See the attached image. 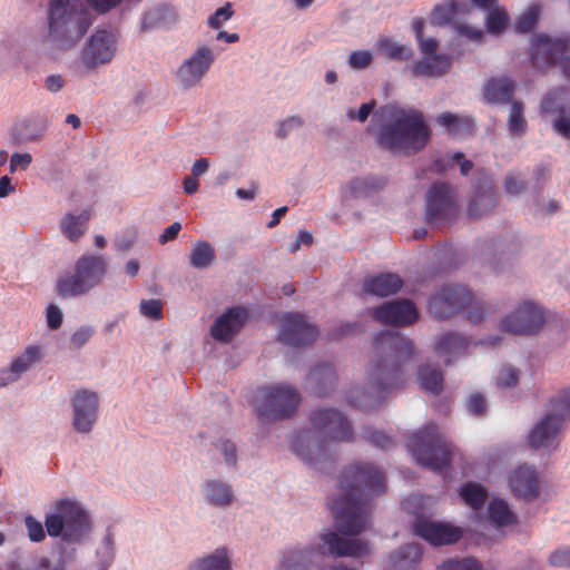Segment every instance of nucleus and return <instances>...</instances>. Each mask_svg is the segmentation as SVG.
Segmentation results:
<instances>
[{
  "mask_svg": "<svg viewBox=\"0 0 570 570\" xmlns=\"http://www.w3.org/2000/svg\"><path fill=\"white\" fill-rule=\"evenodd\" d=\"M385 475L368 462L347 465L340 490L330 503L340 534H361L371 529L372 500L385 491Z\"/></svg>",
  "mask_w": 570,
  "mask_h": 570,
  "instance_id": "1",
  "label": "nucleus"
},
{
  "mask_svg": "<svg viewBox=\"0 0 570 570\" xmlns=\"http://www.w3.org/2000/svg\"><path fill=\"white\" fill-rule=\"evenodd\" d=\"M412 352V342L399 332L380 333L374 342L373 360L367 372L368 389L352 387L346 395L347 402L364 411L379 406L387 393L403 384L401 362L407 360Z\"/></svg>",
  "mask_w": 570,
  "mask_h": 570,
  "instance_id": "2",
  "label": "nucleus"
},
{
  "mask_svg": "<svg viewBox=\"0 0 570 570\" xmlns=\"http://www.w3.org/2000/svg\"><path fill=\"white\" fill-rule=\"evenodd\" d=\"M312 429L299 431L292 442L293 452L305 463L322 470L336 454V445L353 440V426L340 410L320 407L309 416Z\"/></svg>",
  "mask_w": 570,
  "mask_h": 570,
  "instance_id": "3",
  "label": "nucleus"
},
{
  "mask_svg": "<svg viewBox=\"0 0 570 570\" xmlns=\"http://www.w3.org/2000/svg\"><path fill=\"white\" fill-rule=\"evenodd\" d=\"M391 121L380 131L382 147L404 155H414L422 150L431 137V128L421 110L415 108L385 107Z\"/></svg>",
  "mask_w": 570,
  "mask_h": 570,
  "instance_id": "4",
  "label": "nucleus"
},
{
  "mask_svg": "<svg viewBox=\"0 0 570 570\" xmlns=\"http://www.w3.org/2000/svg\"><path fill=\"white\" fill-rule=\"evenodd\" d=\"M92 21V14L82 1L51 0L47 40L56 49L69 50L87 33Z\"/></svg>",
  "mask_w": 570,
  "mask_h": 570,
  "instance_id": "5",
  "label": "nucleus"
},
{
  "mask_svg": "<svg viewBox=\"0 0 570 570\" xmlns=\"http://www.w3.org/2000/svg\"><path fill=\"white\" fill-rule=\"evenodd\" d=\"M107 272L106 257L92 254L82 255L77 259L71 272L58 277L55 292L63 299L85 296L102 283Z\"/></svg>",
  "mask_w": 570,
  "mask_h": 570,
  "instance_id": "6",
  "label": "nucleus"
},
{
  "mask_svg": "<svg viewBox=\"0 0 570 570\" xmlns=\"http://www.w3.org/2000/svg\"><path fill=\"white\" fill-rule=\"evenodd\" d=\"M407 448L420 464L433 471L446 468L451 461L452 445L432 423L412 434Z\"/></svg>",
  "mask_w": 570,
  "mask_h": 570,
  "instance_id": "7",
  "label": "nucleus"
},
{
  "mask_svg": "<svg viewBox=\"0 0 570 570\" xmlns=\"http://www.w3.org/2000/svg\"><path fill=\"white\" fill-rule=\"evenodd\" d=\"M570 419V389L558 392L551 399V409L529 434V443L535 449L554 450L564 421Z\"/></svg>",
  "mask_w": 570,
  "mask_h": 570,
  "instance_id": "8",
  "label": "nucleus"
},
{
  "mask_svg": "<svg viewBox=\"0 0 570 570\" xmlns=\"http://www.w3.org/2000/svg\"><path fill=\"white\" fill-rule=\"evenodd\" d=\"M468 304L470 305L469 320L473 323L480 322L484 316L483 303L473 299L471 292L465 286L449 284L430 298L429 312L436 318H446Z\"/></svg>",
  "mask_w": 570,
  "mask_h": 570,
  "instance_id": "9",
  "label": "nucleus"
},
{
  "mask_svg": "<svg viewBox=\"0 0 570 570\" xmlns=\"http://www.w3.org/2000/svg\"><path fill=\"white\" fill-rule=\"evenodd\" d=\"M299 403L295 389L286 384L262 386L254 399V406L261 421L269 422L291 416Z\"/></svg>",
  "mask_w": 570,
  "mask_h": 570,
  "instance_id": "10",
  "label": "nucleus"
},
{
  "mask_svg": "<svg viewBox=\"0 0 570 570\" xmlns=\"http://www.w3.org/2000/svg\"><path fill=\"white\" fill-rule=\"evenodd\" d=\"M47 534H85L91 531V519L75 500L56 501L46 515Z\"/></svg>",
  "mask_w": 570,
  "mask_h": 570,
  "instance_id": "11",
  "label": "nucleus"
},
{
  "mask_svg": "<svg viewBox=\"0 0 570 570\" xmlns=\"http://www.w3.org/2000/svg\"><path fill=\"white\" fill-rule=\"evenodd\" d=\"M117 50V33L111 30L98 29L85 43L72 68L78 76H86L99 67L110 63Z\"/></svg>",
  "mask_w": 570,
  "mask_h": 570,
  "instance_id": "12",
  "label": "nucleus"
},
{
  "mask_svg": "<svg viewBox=\"0 0 570 570\" xmlns=\"http://www.w3.org/2000/svg\"><path fill=\"white\" fill-rule=\"evenodd\" d=\"M456 215L458 204L453 188L445 183L434 184L426 194L428 223L439 226L453 220Z\"/></svg>",
  "mask_w": 570,
  "mask_h": 570,
  "instance_id": "13",
  "label": "nucleus"
},
{
  "mask_svg": "<svg viewBox=\"0 0 570 570\" xmlns=\"http://www.w3.org/2000/svg\"><path fill=\"white\" fill-rule=\"evenodd\" d=\"M531 57L535 66L560 65L564 76L570 80V40L537 36Z\"/></svg>",
  "mask_w": 570,
  "mask_h": 570,
  "instance_id": "14",
  "label": "nucleus"
},
{
  "mask_svg": "<svg viewBox=\"0 0 570 570\" xmlns=\"http://www.w3.org/2000/svg\"><path fill=\"white\" fill-rule=\"evenodd\" d=\"M214 50L199 46L185 59L175 72L178 85L184 89L198 86L215 61Z\"/></svg>",
  "mask_w": 570,
  "mask_h": 570,
  "instance_id": "15",
  "label": "nucleus"
},
{
  "mask_svg": "<svg viewBox=\"0 0 570 570\" xmlns=\"http://www.w3.org/2000/svg\"><path fill=\"white\" fill-rule=\"evenodd\" d=\"M544 321V311L535 303L525 301L502 320L501 328L511 334L531 335L542 327Z\"/></svg>",
  "mask_w": 570,
  "mask_h": 570,
  "instance_id": "16",
  "label": "nucleus"
},
{
  "mask_svg": "<svg viewBox=\"0 0 570 570\" xmlns=\"http://www.w3.org/2000/svg\"><path fill=\"white\" fill-rule=\"evenodd\" d=\"M278 340L291 346H303L313 343L317 328L307 321V317L297 312H288L281 316Z\"/></svg>",
  "mask_w": 570,
  "mask_h": 570,
  "instance_id": "17",
  "label": "nucleus"
},
{
  "mask_svg": "<svg viewBox=\"0 0 570 570\" xmlns=\"http://www.w3.org/2000/svg\"><path fill=\"white\" fill-rule=\"evenodd\" d=\"M73 411L72 425L79 433H88L92 430L99 410L98 394L90 390H79L71 397Z\"/></svg>",
  "mask_w": 570,
  "mask_h": 570,
  "instance_id": "18",
  "label": "nucleus"
},
{
  "mask_svg": "<svg viewBox=\"0 0 570 570\" xmlns=\"http://www.w3.org/2000/svg\"><path fill=\"white\" fill-rule=\"evenodd\" d=\"M424 59L412 66V72L415 77H441L446 73L451 67V58L446 55H435L439 47L434 38L417 40Z\"/></svg>",
  "mask_w": 570,
  "mask_h": 570,
  "instance_id": "19",
  "label": "nucleus"
},
{
  "mask_svg": "<svg viewBox=\"0 0 570 570\" xmlns=\"http://www.w3.org/2000/svg\"><path fill=\"white\" fill-rule=\"evenodd\" d=\"M45 356L39 345H28L20 354L16 355L9 366L0 368V387L8 386L21 379L23 374L39 364Z\"/></svg>",
  "mask_w": 570,
  "mask_h": 570,
  "instance_id": "20",
  "label": "nucleus"
},
{
  "mask_svg": "<svg viewBox=\"0 0 570 570\" xmlns=\"http://www.w3.org/2000/svg\"><path fill=\"white\" fill-rule=\"evenodd\" d=\"M371 314L377 322L391 325H410L419 317L415 305L409 299L386 302L371 309Z\"/></svg>",
  "mask_w": 570,
  "mask_h": 570,
  "instance_id": "21",
  "label": "nucleus"
},
{
  "mask_svg": "<svg viewBox=\"0 0 570 570\" xmlns=\"http://www.w3.org/2000/svg\"><path fill=\"white\" fill-rule=\"evenodd\" d=\"M52 548V556L57 558L51 561L47 557H39L33 562V570H66L69 562L75 559L80 537H57Z\"/></svg>",
  "mask_w": 570,
  "mask_h": 570,
  "instance_id": "22",
  "label": "nucleus"
},
{
  "mask_svg": "<svg viewBox=\"0 0 570 570\" xmlns=\"http://www.w3.org/2000/svg\"><path fill=\"white\" fill-rule=\"evenodd\" d=\"M570 101V90L557 88L549 92L541 102V109L546 114H557L553 121L554 130L567 139H570V117L566 114V105Z\"/></svg>",
  "mask_w": 570,
  "mask_h": 570,
  "instance_id": "23",
  "label": "nucleus"
},
{
  "mask_svg": "<svg viewBox=\"0 0 570 570\" xmlns=\"http://www.w3.org/2000/svg\"><path fill=\"white\" fill-rule=\"evenodd\" d=\"M423 501L424 498L421 495H411L403 502V508L417 517L414 523V534H462L458 528L449 523L422 518L419 508L423 505Z\"/></svg>",
  "mask_w": 570,
  "mask_h": 570,
  "instance_id": "24",
  "label": "nucleus"
},
{
  "mask_svg": "<svg viewBox=\"0 0 570 570\" xmlns=\"http://www.w3.org/2000/svg\"><path fill=\"white\" fill-rule=\"evenodd\" d=\"M509 485L513 494L530 501L540 494V481L537 471L529 465L517 468L509 478Z\"/></svg>",
  "mask_w": 570,
  "mask_h": 570,
  "instance_id": "25",
  "label": "nucleus"
},
{
  "mask_svg": "<svg viewBox=\"0 0 570 570\" xmlns=\"http://www.w3.org/2000/svg\"><path fill=\"white\" fill-rule=\"evenodd\" d=\"M248 317L244 307H233L220 315L210 328L212 336L220 342L228 343L234 335L243 327Z\"/></svg>",
  "mask_w": 570,
  "mask_h": 570,
  "instance_id": "26",
  "label": "nucleus"
},
{
  "mask_svg": "<svg viewBox=\"0 0 570 570\" xmlns=\"http://www.w3.org/2000/svg\"><path fill=\"white\" fill-rule=\"evenodd\" d=\"M324 543L323 550H326L331 557H361L368 552L366 541L358 537H322Z\"/></svg>",
  "mask_w": 570,
  "mask_h": 570,
  "instance_id": "27",
  "label": "nucleus"
},
{
  "mask_svg": "<svg viewBox=\"0 0 570 570\" xmlns=\"http://www.w3.org/2000/svg\"><path fill=\"white\" fill-rule=\"evenodd\" d=\"M402 285L403 281L397 274L382 273L366 277L363 283V289L367 294L383 297L397 293Z\"/></svg>",
  "mask_w": 570,
  "mask_h": 570,
  "instance_id": "28",
  "label": "nucleus"
},
{
  "mask_svg": "<svg viewBox=\"0 0 570 570\" xmlns=\"http://www.w3.org/2000/svg\"><path fill=\"white\" fill-rule=\"evenodd\" d=\"M514 88V82L508 77L492 78L484 86V99L490 104H507L510 101Z\"/></svg>",
  "mask_w": 570,
  "mask_h": 570,
  "instance_id": "29",
  "label": "nucleus"
},
{
  "mask_svg": "<svg viewBox=\"0 0 570 570\" xmlns=\"http://www.w3.org/2000/svg\"><path fill=\"white\" fill-rule=\"evenodd\" d=\"M206 502L218 508L229 507L235 501L232 487L219 480L207 481L204 487Z\"/></svg>",
  "mask_w": 570,
  "mask_h": 570,
  "instance_id": "30",
  "label": "nucleus"
},
{
  "mask_svg": "<svg viewBox=\"0 0 570 570\" xmlns=\"http://www.w3.org/2000/svg\"><path fill=\"white\" fill-rule=\"evenodd\" d=\"M332 558L326 550L322 549V552H312V551H289L284 554L282 561V568L284 570H309V563L316 562V566H320L317 562L318 559Z\"/></svg>",
  "mask_w": 570,
  "mask_h": 570,
  "instance_id": "31",
  "label": "nucleus"
},
{
  "mask_svg": "<svg viewBox=\"0 0 570 570\" xmlns=\"http://www.w3.org/2000/svg\"><path fill=\"white\" fill-rule=\"evenodd\" d=\"M498 204V196L492 186L478 187L469 205V215L473 218L490 213Z\"/></svg>",
  "mask_w": 570,
  "mask_h": 570,
  "instance_id": "32",
  "label": "nucleus"
},
{
  "mask_svg": "<svg viewBox=\"0 0 570 570\" xmlns=\"http://www.w3.org/2000/svg\"><path fill=\"white\" fill-rule=\"evenodd\" d=\"M308 381L314 385L317 394L326 395L336 385L337 377L334 366L328 363L315 366L308 375Z\"/></svg>",
  "mask_w": 570,
  "mask_h": 570,
  "instance_id": "33",
  "label": "nucleus"
},
{
  "mask_svg": "<svg viewBox=\"0 0 570 570\" xmlns=\"http://www.w3.org/2000/svg\"><path fill=\"white\" fill-rule=\"evenodd\" d=\"M436 122L455 137L470 135L474 128V121L469 116H459L452 112H443L436 117Z\"/></svg>",
  "mask_w": 570,
  "mask_h": 570,
  "instance_id": "34",
  "label": "nucleus"
},
{
  "mask_svg": "<svg viewBox=\"0 0 570 570\" xmlns=\"http://www.w3.org/2000/svg\"><path fill=\"white\" fill-rule=\"evenodd\" d=\"M90 212L82 210L79 215L67 214L60 223L62 234L71 242H78L88 228Z\"/></svg>",
  "mask_w": 570,
  "mask_h": 570,
  "instance_id": "35",
  "label": "nucleus"
},
{
  "mask_svg": "<svg viewBox=\"0 0 570 570\" xmlns=\"http://www.w3.org/2000/svg\"><path fill=\"white\" fill-rule=\"evenodd\" d=\"M383 186V180L376 177H356L350 180L343 187L344 198H362L368 196L372 191L379 190Z\"/></svg>",
  "mask_w": 570,
  "mask_h": 570,
  "instance_id": "36",
  "label": "nucleus"
},
{
  "mask_svg": "<svg viewBox=\"0 0 570 570\" xmlns=\"http://www.w3.org/2000/svg\"><path fill=\"white\" fill-rule=\"evenodd\" d=\"M469 346L465 337L458 334H446L442 336L436 345V352L440 356H445V364H450L452 358L462 355Z\"/></svg>",
  "mask_w": 570,
  "mask_h": 570,
  "instance_id": "37",
  "label": "nucleus"
},
{
  "mask_svg": "<svg viewBox=\"0 0 570 570\" xmlns=\"http://www.w3.org/2000/svg\"><path fill=\"white\" fill-rule=\"evenodd\" d=\"M422 554V547L419 543H411L394 551L390 559L394 568L403 570L417 564Z\"/></svg>",
  "mask_w": 570,
  "mask_h": 570,
  "instance_id": "38",
  "label": "nucleus"
},
{
  "mask_svg": "<svg viewBox=\"0 0 570 570\" xmlns=\"http://www.w3.org/2000/svg\"><path fill=\"white\" fill-rule=\"evenodd\" d=\"M489 520L497 527H509L517 522V514L502 499H493L488 507Z\"/></svg>",
  "mask_w": 570,
  "mask_h": 570,
  "instance_id": "39",
  "label": "nucleus"
},
{
  "mask_svg": "<svg viewBox=\"0 0 570 570\" xmlns=\"http://www.w3.org/2000/svg\"><path fill=\"white\" fill-rule=\"evenodd\" d=\"M470 10V4L463 0H449L443 4H439L432 12V22L436 24H445L450 22L455 14L465 13Z\"/></svg>",
  "mask_w": 570,
  "mask_h": 570,
  "instance_id": "40",
  "label": "nucleus"
},
{
  "mask_svg": "<svg viewBox=\"0 0 570 570\" xmlns=\"http://www.w3.org/2000/svg\"><path fill=\"white\" fill-rule=\"evenodd\" d=\"M460 497L465 505L479 511L483 509L488 500V492L481 484L468 482L461 487Z\"/></svg>",
  "mask_w": 570,
  "mask_h": 570,
  "instance_id": "41",
  "label": "nucleus"
},
{
  "mask_svg": "<svg viewBox=\"0 0 570 570\" xmlns=\"http://www.w3.org/2000/svg\"><path fill=\"white\" fill-rule=\"evenodd\" d=\"M215 258V249L208 242L195 243L189 255L190 265L198 269L209 267Z\"/></svg>",
  "mask_w": 570,
  "mask_h": 570,
  "instance_id": "42",
  "label": "nucleus"
},
{
  "mask_svg": "<svg viewBox=\"0 0 570 570\" xmlns=\"http://www.w3.org/2000/svg\"><path fill=\"white\" fill-rule=\"evenodd\" d=\"M419 379L423 390L438 394L443 389V374L438 367L423 365L419 370Z\"/></svg>",
  "mask_w": 570,
  "mask_h": 570,
  "instance_id": "43",
  "label": "nucleus"
},
{
  "mask_svg": "<svg viewBox=\"0 0 570 570\" xmlns=\"http://www.w3.org/2000/svg\"><path fill=\"white\" fill-rule=\"evenodd\" d=\"M189 570H230L227 551L217 549L213 554L195 562Z\"/></svg>",
  "mask_w": 570,
  "mask_h": 570,
  "instance_id": "44",
  "label": "nucleus"
},
{
  "mask_svg": "<svg viewBox=\"0 0 570 570\" xmlns=\"http://www.w3.org/2000/svg\"><path fill=\"white\" fill-rule=\"evenodd\" d=\"M377 52L392 60L407 59L411 51L407 47L397 45L390 38H382L376 43Z\"/></svg>",
  "mask_w": 570,
  "mask_h": 570,
  "instance_id": "45",
  "label": "nucleus"
},
{
  "mask_svg": "<svg viewBox=\"0 0 570 570\" xmlns=\"http://www.w3.org/2000/svg\"><path fill=\"white\" fill-rule=\"evenodd\" d=\"M542 11L540 3H532L517 20L515 29L519 32H530L537 24Z\"/></svg>",
  "mask_w": 570,
  "mask_h": 570,
  "instance_id": "46",
  "label": "nucleus"
},
{
  "mask_svg": "<svg viewBox=\"0 0 570 570\" xmlns=\"http://www.w3.org/2000/svg\"><path fill=\"white\" fill-rule=\"evenodd\" d=\"M436 570H483V566L472 557L450 558L443 561Z\"/></svg>",
  "mask_w": 570,
  "mask_h": 570,
  "instance_id": "47",
  "label": "nucleus"
},
{
  "mask_svg": "<svg viewBox=\"0 0 570 570\" xmlns=\"http://www.w3.org/2000/svg\"><path fill=\"white\" fill-rule=\"evenodd\" d=\"M527 121L523 116V104L520 101H512L511 111L509 116V129L514 135H521L525 131Z\"/></svg>",
  "mask_w": 570,
  "mask_h": 570,
  "instance_id": "48",
  "label": "nucleus"
},
{
  "mask_svg": "<svg viewBox=\"0 0 570 570\" xmlns=\"http://www.w3.org/2000/svg\"><path fill=\"white\" fill-rule=\"evenodd\" d=\"M509 18L507 12L503 9L500 8H493L489 11L487 17V27L488 30L491 33L499 35L501 33L507 24H508Z\"/></svg>",
  "mask_w": 570,
  "mask_h": 570,
  "instance_id": "49",
  "label": "nucleus"
},
{
  "mask_svg": "<svg viewBox=\"0 0 570 570\" xmlns=\"http://www.w3.org/2000/svg\"><path fill=\"white\" fill-rule=\"evenodd\" d=\"M362 435L365 440L383 450L390 449L393 445V440L391 436L373 428H365L362 432Z\"/></svg>",
  "mask_w": 570,
  "mask_h": 570,
  "instance_id": "50",
  "label": "nucleus"
},
{
  "mask_svg": "<svg viewBox=\"0 0 570 570\" xmlns=\"http://www.w3.org/2000/svg\"><path fill=\"white\" fill-rule=\"evenodd\" d=\"M304 125V120L299 116H291L278 122V127L276 129V137L284 139L286 138L293 130L301 128Z\"/></svg>",
  "mask_w": 570,
  "mask_h": 570,
  "instance_id": "51",
  "label": "nucleus"
},
{
  "mask_svg": "<svg viewBox=\"0 0 570 570\" xmlns=\"http://www.w3.org/2000/svg\"><path fill=\"white\" fill-rule=\"evenodd\" d=\"M519 381V371L511 366V365H504L498 376H497V384L500 387H512L515 386Z\"/></svg>",
  "mask_w": 570,
  "mask_h": 570,
  "instance_id": "52",
  "label": "nucleus"
},
{
  "mask_svg": "<svg viewBox=\"0 0 570 570\" xmlns=\"http://www.w3.org/2000/svg\"><path fill=\"white\" fill-rule=\"evenodd\" d=\"M217 451L222 453L226 464L235 465L237 462V448L230 440L220 439L215 444Z\"/></svg>",
  "mask_w": 570,
  "mask_h": 570,
  "instance_id": "53",
  "label": "nucleus"
},
{
  "mask_svg": "<svg viewBox=\"0 0 570 570\" xmlns=\"http://www.w3.org/2000/svg\"><path fill=\"white\" fill-rule=\"evenodd\" d=\"M140 313L154 321L163 318V304L158 299L141 301Z\"/></svg>",
  "mask_w": 570,
  "mask_h": 570,
  "instance_id": "54",
  "label": "nucleus"
},
{
  "mask_svg": "<svg viewBox=\"0 0 570 570\" xmlns=\"http://www.w3.org/2000/svg\"><path fill=\"white\" fill-rule=\"evenodd\" d=\"M373 60V56L368 50L353 51L348 57L351 68L362 70L367 68Z\"/></svg>",
  "mask_w": 570,
  "mask_h": 570,
  "instance_id": "55",
  "label": "nucleus"
},
{
  "mask_svg": "<svg viewBox=\"0 0 570 570\" xmlns=\"http://www.w3.org/2000/svg\"><path fill=\"white\" fill-rule=\"evenodd\" d=\"M233 16V9L230 3L218 8L213 16L208 19V24L213 29H219L225 21H227Z\"/></svg>",
  "mask_w": 570,
  "mask_h": 570,
  "instance_id": "56",
  "label": "nucleus"
},
{
  "mask_svg": "<svg viewBox=\"0 0 570 570\" xmlns=\"http://www.w3.org/2000/svg\"><path fill=\"white\" fill-rule=\"evenodd\" d=\"M376 106V102L374 100L370 101V102H366V104H363L358 110H355L353 108H350L347 111H346V117L348 120H357L360 122H364L366 121V119L368 118L370 114L373 111V109L375 108Z\"/></svg>",
  "mask_w": 570,
  "mask_h": 570,
  "instance_id": "57",
  "label": "nucleus"
},
{
  "mask_svg": "<svg viewBox=\"0 0 570 570\" xmlns=\"http://www.w3.org/2000/svg\"><path fill=\"white\" fill-rule=\"evenodd\" d=\"M46 320L50 330H58L62 324L63 314L57 305L49 304L46 312Z\"/></svg>",
  "mask_w": 570,
  "mask_h": 570,
  "instance_id": "58",
  "label": "nucleus"
},
{
  "mask_svg": "<svg viewBox=\"0 0 570 570\" xmlns=\"http://www.w3.org/2000/svg\"><path fill=\"white\" fill-rule=\"evenodd\" d=\"M94 330L89 326L78 328L70 337V343L76 348L83 346L92 336Z\"/></svg>",
  "mask_w": 570,
  "mask_h": 570,
  "instance_id": "59",
  "label": "nucleus"
},
{
  "mask_svg": "<svg viewBox=\"0 0 570 570\" xmlns=\"http://www.w3.org/2000/svg\"><path fill=\"white\" fill-rule=\"evenodd\" d=\"M360 332H361V325L358 323H356V322L348 323L347 322V323L340 324L336 328L333 330L331 335L333 338H341L343 336L354 335Z\"/></svg>",
  "mask_w": 570,
  "mask_h": 570,
  "instance_id": "60",
  "label": "nucleus"
},
{
  "mask_svg": "<svg viewBox=\"0 0 570 570\" xmlns=\"http://www.w3.org/2000/svg\"><path fill=\"white\" fill-rule=\"evenodd\" d=\"M469 411L474 415H483L487 410V402L480 393L471 394L469 399Z\"/></svg>",
  "mask_w": 570,
  "mask_h": 570,
  "instance_id": "61",
  "label": "nucleus"
},
{
  "mask_svg": "<svg viewBox=\"0 0 570 570\" xmlns=\"http://www.w3.org/2000/svg\"><path fill=\"white\" fill-rule=\"evenodd\" d=\"M32 161L30 154H13L10 159V171L14 173L17 169L26 170Z\"/></svg>",
  "mask_w": 570,
  "mask_h": 570,
  "instance_id": "62",
  "label": "nucleus"
},
{
  "mask_svg": "<svg viewBox=\"0 0 570 570\" xmlns=\"http://www.w3.org/2000/svg\"><path fill=\"white\" fill-rule=\"evenodd\" d=\"M549 562L553 567L570 566V549H559L551 553Z\"/></svg>",
  "mask_w": 570,
  "mask_h": 570,
  "instance_id": "63",
  "label": "nucleus"
},
{
  "mask_svg": "<svg viewBox=\"0 0 570 570\" xmlns=\"http://www.w3.org/2000/svg\"><path fill=\"white\" fill-rule=\"evenodd\" d=\"M504 185L507 193L510 195H519L525 189L524 183L514 175L507 176Z\"/></svg>",
  "mask_w": 570,
  "mask_h": 570,
  "instance_id": "64",
  "label": "nucleus"
}]
</instances>
